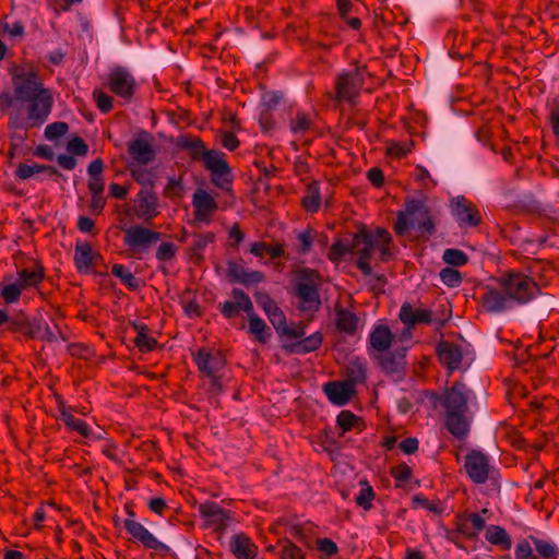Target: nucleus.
Listing matches in <instances>:
<instances>
[{
    "instance_id": "6e6552de",
    "label": "nucleus",
    "mask_w": 559,
    "mask_h": 559,
    "mask_svg": "<svg viewBox=\"0 0 559 559\" xmlns=\"http://www.w3.org/2000/svg\"><path fill=\"white\" fill-rule=\"evenodd\" d=\"M106 86L123 103H129L136 91L138 83L134 75L127 68L117 66L108 73Z\"/></svg>"
},
{
    "instance_id": "3c124183",
    "label": "nucleus",
    "mask_w": 559,
    "mask_h": 559,
    "mask_svg": "<svg viewBox=\"0 0 559 559\" xmlns=\"http://www.w3.org/2000/svg\"><path fill=\"white\" fill-rule=\"evenodd\" d=\"M443 261L451 266H463L467 263V255L459 249H445L442 255Z\"/></svg>"
},
{
    "instance_id": "20e7f679",
    "label": "nucleus",
    "mask_w": 559,
    "mask_h": 559,
    "mask_svg": "<svg viewBox=\"0 0 559 559\" xmlns=\"http://www.w3.org/2000/svg\"><path fill=\"white\" fill-rule=\"evenodd\" d=\"M24 112L21 108L13 109L11 114V124L15 129H34L41 127L48 119L52 109L51 93L25 102Z\"/></svg>"
},
{
    "instance_id": "4468645a",
    "label": "nucleus",
    "mask_w": 559,
    "mask_h": 559,
    "mask_svg": "<svg viewBox=\"0 0 559 559\" xmlns=\"http://www.w3.org/2000/svg\"><path fill=\"white\" fill-rule=\"evenodd\" d=\"M53 399L59 412V418L69 430L76 431L84 438L100 439V436H96L84 420L73 416L72 411L76 409L73 406H69L61 394L55 393Z\"/></svg>"
},
{
    "instance_id": "c85d7f7f",
    "label": "nucleus",
    "mask_w": 559,
    "mask_h": 559,
    "mask_svg": "<svg viewBox=\"0 0 559 559\" xmlns=\"http://www.w3.org/2000/svg\"><path fill=\"white\" fill-rule=\"evenodd\" d=\"M393 340L394 335L389 326L378 324L369 335V345L376 352L383 353L391 347Z\"/></svg>"
},
{
    "instance_id": "4be33fe9",
    "label": "nucleus",
    "mask_w": 559,
    "mask_h": 559,
    "mask_svg": "<svg viewBox=\"0 0 559 559\" xmlns=\"http://www.w3.org/2000/svg\"><path fill=\"white\" fill-rule=\"evenodd\" d=\"M37 317H29L25 312L20 311L12 316L11 325L7 330L11 333L23 335L27 340H34L38 331Z\"/></svg>"
},
{
    "instance_id": "e2e57ef3",
    "label": "nucleus",
    "mask_w": 559,
    "mask_h": 559,
    "mask_svg": "<svg viewBox=\"0 0 559 559\" xmlns=\"http://www.w3.org/2000/svg\"><path fill=\"white\" fill-rule=\"evenodd\" d=\"M267 319L276 330V332L281 335L284 329L287 326L286 324V316L284 311L278 307L276 310L269 313Z\"/></svg>"
},
{
    "instance_id": "473e14b6",
    "label": "nucleus",
    "mask_w": 559,
    "mask_h": 559,
    "mask_svg": "<svg viewBox=\"0 0 559 559\" xmlns=\"http://www.w3.org/2000/svg\"><path fill=\"white\" fill-rule=\"evenodd\" d=\"M346 379L350 385L356 388L357 384H362L367 380V365L364 359H350L346 366Z\"/></svg>"
},
{
    "instance_id": "338daca9",
    "label": "nucleus",
    "mask_w": 559,
    "mask_h": 559,
    "mask_svg": "<svg viewBox=\"0 0 559 559\" xmlns=\"http://www.w3.org/2000/svg\"><path fill=\"white\" fill-rule=\"evenodd\" d=\"M255 300H257V304L264 310L266 316L278 308L276 302L272 299V297L267 293H262V292L257 293Z\"/></svg>"
},
{
    "instance_id": "1a4fd4ad",
    "label": "nucleus",
    "mask_w": 559,
    "mask_h": 559,
    "mask_svg": "<svg viewBox=\"0 0 559 559\" xmlns=\"http://www.w3.org/2000/svg\"><path fill=\"white\" fill-rule=\"evenodd\" d=\"M449 209L451 216L462 229L475 228L483 223L481 214L477 206L464 195L452 198Z\"/></svg>"
},
{
    "instance_id": "13d9d810",
    "label": "nucleus",
    "mask_w": 559,
    "mask_h": 559,
    "mask_svg": "<svg viewBox=\"0 0 559 559\" xmlns=\"http://www.w3.org/2000/svg\"><path fill=\"white\" fill-rule=\"evenodd\" d=\"M215 239L214 234L206 233L202 235H198L194 239V242L191 247V251L193 255L202 257V252L205 250L209 243L213 242Z\"/></svg>"
},
{
    "instance_id": "2eb2a0df",
    "label": "nucleus",
    "mask_w": 559,
    "mask_h": 559,
    "mask_svg": "<svg viewBox=\"0 0 559 559\" xmlns=\"http://www.w3.org/2000/svg\"><path fill=\"white\" fill-rule=\"evenodd\" d=\"M465 471L475 484H485L490 474L489 457L478 450H471L465 456Z\"/></svg>"
},
{
    "instance_id": "8fccbe9b",
    "label": "nucleus",
    "mask_w": 559,
    "mask_h": 559,
    "mask_svg": "<svg viewBox=\"0 0 559 559\" xmlns=\"http://www.w3.org/2000/svg\"><path fill=\"white\" fill-rule=\"evenodd\" d=\"M415 215H408L406 209L397 213L396 222L394 224V231L397 236H404L407 234L409 227L415 224Z\"/></svg>"
},
{
    "instance_id": "a878e982",
    "label": "nucleus",
    "mask_w": 559,
    "mask_h": 559,
    "mask_svg": "<svg viewBox=\"0 0 559 559\" xmlns=\"http://www.w3.org/2000/svg\"><path fill=\"white\" fill-rule=\"evenodd\" d=\"M194 217L197 221L205 222L209 216L217 210L214 198L203 189H198L192 197Z\"/></svg>"
},
{
    "instance_id": "f8f14e48",
    "label": "nucleus",
    "mask_w": 559,
    "mask_h": 559,
    "mask_svg": "<svg viewBox=\"0 0 559 559\" xmlns=\"http://www.w3.org/2000/svg\"><path fill=\"white\" fill-rule=\"evenodd\" d=\"M128 154L132 162L130 164L148 165L156 158L153 147V136L147 131H141L128 143Z\"/></svg>"
},
{
    "instance_id": "052dcab7",
    "label": "nucleus",
    "mask_w": 559,
    "mask_h": 559,
    "mask_svg": "<svg viewBox=\"0 0 559 559\" xmlns=\"http://www.w3.org/2000/svg\"><path fill=\"white\" fill-rule=\"evenodd\" d=\"M67 150L72 155L85 156L88 152V146L82 138L74 136L68 142Z\"/></svg>"
},
{
    "instance_id": "f03ea898",
    "label": "nucleus",
    "mask_w": 559,
    "mask_h": 559,
    "mask_svg": "<svg viewBox=\"0 0 559 559\" xmlns=\"http://www.w3.org/2000/svg\"><path fill=\"white\" fill-rule=\"evenodd\" d=\"M475 399L474 392L463 382L456 381L443 394L430 393V401L435 406L444 408V426L456 439L464 440L471 431L473 414L468 403Z\"/></svg>"
},
{
    "instance_id": "39448f33",
    "label": "nucleus",
    "mask_w": 559,
    "mask_h": 559,
    "mask_svg": "<svg viewBox=\"0 0 559 559\" xmlns=\"http://www.w3.org/2000/svg\"><path fill=\"white\" fill-rule=\"evenodd\" d=\"M320 285L321 276L318 271L310 267H302L296 272L294 288L295 295L299 299L300 310L314 312L320 309Z\"/></svg>"
},
{
    "instance_id": "ddd939ff",
    "label": "nucleus",
    "mask_w": 559,
    "mask_h": 559,
    "mask_svg": "<svg viewBox=\"0 0 559 559\" xmlns=\"http://www.w3.org/2000/svg\"><path fill=\"white\" fill-rule=\"evenodd\" d=\"M123 526L128 534L145 548L152 549L160 555H168L170 547L158 540L143 524L133 519H126Z\"/></svg>"
},
{
    "instance_id": "09e8293b",
    "label": "nucleus",
    "mask_w": 559,
    "mask_h": 559,
    "mask_svg": "<svg viewBox=\"0 0 559 559\" xmlns=\"http://www.w3.org/2000/svg\"><path fill=\"white\" fill-rule=\"evenodd\" d=\"M348 253H352L350 239H338L331 246L328 255L331 261L338 262Z\"/></svg>"
},
{
    "instance_id": "9d476101",
    "label": "nucleus",
    "mask_w": 559,
    "mask_h": 559,
    "mask_svg": "<svg viewBox=\"0 0 559 559\" xmlns=\"http://www.w3.org/2000/svg\"><path fill=\"white\" fill-rule=\"evenodd\" d=\"M364 84V72L359 68L342 72L335 82L337 99L355 103Z\"/></svg>"
},
{
    "instance_id": "f3484780",
    "label": "nucleus",
    "mask_w": 559,
    "mask_h": 559,
    "mask_svg": "<svg viewBox=\"0 0 559 559\" xmlns=\"http://www.w3.org/2000/svg\"><path fill=\"white\" fill-rule=\"evenodd\" d=\"M453 524L456 526V532H461L463 537L475 540L479 533L485 530L486 520L480 513L462 512L455 515Z\"/></svg>"
},
{
    "instance_id": "37998d69",
    "label": "nucleus",
    "mask_w": 559,
    "mask_h": 559,
    "mask_svg": "<svg viewBox=\"0 0 559 559\" xmlns=\"http://www.w3.org/2000/svg\"><path fill=\"white\" fill-rule=\"evenodd\" d=\"M359 486L360 489L357 496L355 497V502L358 507L368 511L372 508V501L376 498V493L367 479L360 480Z\"/></svg>"
},
{
    "instance_id": "0e129e2a",
    "label": "nucleus",
    "mask_w": 559,
    "mask_h": 559,
    "mask_svg": "<svg viewBox=\"0 0 559 559\" xmlns=\"http://www.w3.org/2000/svg\"><path fill=\"white\" fill-rule=\"evenodd\" d=\"M413 142L409 143H400V142H391L388 146V153L392 156L402 158L405 157L412 151Z\"/></svg>"
},
{
    "instance_id": "f704fd0d",
    "label": "nucleus",
    "mask_w": 559,
    "mask_h": 559,
    "mask_svg": "<svg viewBox=\"0 0 559 559\" xmlns=\"http://www.w3.org/2000/svg\"><path fill=\"white\" fill-rule=\"evenodd\" d=\"M485 538L488 543L501 547L503 550H510L512 538L502 526L491 524L485 527Z\"/></svg>"
},
{
    "instance_id": "680f3d73",
    "label": "nucleus",
    "mask_w": 559,
    "mask_h": 559,
    "mask_svg": "<svg viewBox=\"0 0 559 559\" xmlns=\"http://www.w3.org/2000/svg\"><path fill=\"white\" fill-rule=\"evenodd\" d=\"M227 276L233 283H239L242 278L247 269L235 260H228L227 263Z\"/></svg>"
},
{
    "instance_id": "49530a36",
    "label": "nucleus",
    "mask_w": 559,
    "mask_h": 559,
    "mask_svg": "<svg viewBox=\"0 0 559 559\" xmlns=\"http://www.w3.org/2000/svg\"><path fill=\"white\" fill-rule=\"evenodd\" d=\"M536 551L543 559H555L559 555L557 546L552 542L531 537Z\"/></svg>"
},
{
    "instance_id": "4c0bfd02",
    "label": "nucleus",
    "mask_w": 559,
    "mask_h": 559,
    "mask_svg": "<svg viewBox=\"0 0 559 559\" xmlns=\"http://www.w3.org/2000/svg\"><path fill=\"white\" fill-rule=\"evenodd\" d=\"M335 326L342 333L354 334L358 326V318L354 312L345 308H336Z\"/></svg>"
},
{
    "instance_id": "7c9ffc66",
    "label": "nucleus",
    "mask_w": 559,
    "mask_h": 559,
    "mask_svg": "<svg viewBox=\"0 0 559 559\" xmlns=\"http://www.w3.org/2000/svg\"><path fill=\"white\" fill-rule=\"evenodd\" d=\"M45 173L48 177H52L56 180L60 178L62 175L59 173V170L49 165H40V164H20L17 168L15 169V177L22 180L29 179L34 175Z\"/></svg>"
},
{
    "instance_id": "5701e85b",
    "label": "nucleus",
    "mask_w": 559,
    "mask_h": 559,
    "mask_svg": "<svg viewBox=\"0 0 559 559\" xmlns=\"http://www.w3.org/2000/svg\"><path fill=\"white\" fill-rule=\"evenodd\" d=\"M437 354L440 362L450 371L460 368L463 353L460 345L449 341H441L437 345Z\"/></svg>"
},
{
    "instance_id": "6e6d98bb",
    "label": "nucleus",
    "mask_w": 559,
    "mask_h": 559,
    "mask_svg": "<svg viewBox=\"0 0 559 559\" xmlns=\"http://www.w3.org/2000/svg\"><path fill=\"white\" fill-rule=\"evenodd\" d=\"M177 250L173 242H162L155 252V258L159 262L171 261L176 257Z\"/></svg>"
},
{
    "instance_id": "c9c22d12",
    "label": "nucleus",
    "mask_w": 559,
    "mask_h": 559,
    "mask_svg": "<svg viewBox=\"0 0 559 559\" xmlns=\"http://www.w3.org/2000/svg\"><path fill=\"white\" fill-rule=\"evenodd\" d=\"M3 282V284L0 283V298L7 305L16 304L24 289L12 275H5Z\"/></svg>"
},
{
    "instance_id": "864d4df0",
    "label": "nucleus",
    "mask_w": 559,
    "mask_h": 559,
    "mask_svg": "<svg viewBox=\"0 0 559 559\" xmlns=\"http://www.w3.org/2000/svg\"><path fill=\"white\" fill-rule=\"evenodd\" d=\"M69 130V126L67 122L63 121H56L50 124H48L45 128V138L49 141L57 140L61 136H63Z\"/></svg>"
},
{
    "instance_id": "58836bf2",
    "label": "nucleus",
    "mask_w": 559,
    "mask_h": 559,
    "mask_svg": "<svg viewBox=\"0 0 559 559\" xmlns=\"http://www.w3.org/2000/svg\"><path fill=\"white\" fill-rule=\"evenodd\" d=\"M248 332L252 334L259 343L265 344L270 340L272 333L264 320L254 313V310L248 314Z\"/></svg>"
},
{
    "instance_id": "603ef678",
    "label": "nucleus",
    "mask_w": 559,
    "mask_h": 559,
    "mask_svg": "<svg viewBox=\"0 0 559 559\" xmlns=\"http://www.w3.org/2000/svg\"><path fill=\"white\" fill-rule=\"evenodd\" d=\"M439 275L441 282L450 288L459 287L462 283L461 273L453 267L447 266L442 269Z\"/></svg>"
},
{
    "instance_id": "0eeeda50",
    "label": "nucleus",
    "mask_w": 559,
    "mask_h": 559,
    "mask_svg": "<svg viewBox=\"0 0 559 559\" xmlns=\"http://www.w3.org/2000/svg\"><path fill=\"white\" fill-rule=\"evenodd\" d=\"M124 231L123 245L133 255L147 252L162 237V234L142 225H132L122 228Z\"/></svg>"
},
{
    "instance_id": "a18cd8bd",
    "label": "nucleus",
    "mask_w": 559,
    "mask_h": 559,
    "mask_svg": "<svg viewBox=\"0 0 559 559\" xmlns=\"http://www.w3.org/2000/svg\"><path fill=\"white\" fill-rule=\"evenodd\" d=\"M336 423L342 429V433L350 431L355 428L360 429L361 419L350 411H342L337 417Z\"/></svg>"
},
{
    "instance_id": "e433bc0d",
    "label": "nucleus",
    "mask_w": 559,
    "mask_h": 559,
    "mask_svg": "<svg viewBox=\"0 0 559 559\" xmlns=\"http://www.w3.org/2000/svg\"><path fill=\"white\" fill-rule=\"evenodd\" d=\"M132 328L136 333L134 345L141 353H150L157 347V341L148 335V328L144 323L133 322Z\"/></svg>"
},
{
    "instance_id": "72a5a7b5",
    "label": "nucleus",
    "mask_w": 559,
    "mask_h": 559,
    "mask_svg": "<svg viewBox=\"0 0 559 559\" xmlns=\"http://www.w3.org/2000/svg\"><path fill=\"white\" fill-rule=\"evenodd\" d=\"M322 341V333L317 331L309 336L294 342L287 348L293 354L304 355L317 350L321 346Z\"/></svg>"
},
{
    "instance_id": "2f4dec72",
    "label": "nucleus",
    "mask_w": 559,
    "mask_h": 559,
    "mask_svg": "<svg viewBox=\"0 0 559 559\" xmlns=\"http://www.w3.org/2000/svg\"><path fill=\"white\" fill-rule=\"evenodd\" d=\"M45 277L44 266L36 263L34 269H21L17 271L16 281L25 290L27 288L37 287Z\"/></svg>"
},
{
    "instance_id": "9b49d317",
    "label": "nucleus",
    "mask_w": 559,
    "mask_h": 559,
    "mask_svg": "<svg viewBox=\"0 0 559 559\" xmlns=\"http://www.w3.org/2000/svg\"><path fill=\"white\" fill-rule=\"evenodd\" d=\"M49 93V90L44 87L37 73L34 71L14 76V97L16 100L25 103Z\"/></svg>"
},
{
    "instance_id": "cd10ccee",
    "label": "nucleus",
    "mask_w": 559,
    "mask_h": 559,
    "mask_svg": "<svg viewBox=\"0 0 559 559\" xmlns=\"http://www.w3.org/2000/svg\"><path fill=\"white\" fill-rule=\"evenodd\" d=\"M399 318L407 326H415L420 323L430 324L432 323V311L429 309H414L411 304L405 302L400 309Z\"/></svg>"
},
{
    "instance_id": "a19ab883",
    "label": "nucleus",
    "mask_w": 559,
    "mask_h": 559,
    "mask_svg": "<svg viewBox=\"0 0 559 559\" xmlns=\"http://www.w3.org/2000/svg\"><path fill=\"white\" fill-rule=\"evenodd\" d=\"M93 250L92 247L84 242L78 243L74 252V263L79 272H87L92 265Z\"/></svg>"
},
{
    "instance_id": "774afa93",
    "label": "nucleus",
    "mask_w": 559,
    "mask_h": 559,
    "mask_svg": "<svg viewBox=\"0 0 559 559\" xmlns=\"http://www.w3.org/2000/svg\"><path fill=\"white\" fill-rule=\"evenodd\" d=\"M265 280L264 273L261 271L247 270L238 284L246 287L257 285Z\"/></svg>"
},
{
    "instance_id": "aec40b11",
    "label": "nucleus",
    "mask_w": 559,
    "mask_h": 559,
    "mask_svg": "<svg viewBox=\"0 0 559 559\" xmlns=\"http://www.w3.org/2000/svg\"><path fill=\"white\" fill-rule=\"evenodd\" d=\"M406 212L408 215H415V223L420 231L432 235L435 233V222L430 215L429 209L425 203L417 199L406 201Z\"/></svg>"
},
{
    "instance_id": "412c9836",
    "label": "nucleus",
    "mask_w": 559,
    "mask_h": 559,
    "mask_svg": "<svg viewBox=\"0 0 559 559\" xmlns=\"http://www.w3.org/2000/svg\"><path fill=\"white\" fill-rule=\"evenodd\" d=\"M379 365L386 376H390L394 380H401L405 374L406 368L404 349L380 355Z\"/></svg>"
},
{
    "instance_id": "c756f323",
    "label": "nucleus",
    "mask_w": 559,
    "mask_h": 559,
    "mask_svg": "<svg viewBox=\"0 0 559 559\" xmlns=\"http://www.w3.org/2000/svg\"><path fill=\"white\" fill-rule=\"evenodd\" d=\"M316 115L302 109H298L295 116L289 120V131L296 136H304L314 127Z\"/></svg>"
},
{
    "instance_id": "f257e3e1",
    "label": "nucleus",
    "mask_w": 559,
    "mask_h": 559,
    "mask_svg": "<svg viewBox=\"0 0 559 559\" xmlns=\"http://www.w3.org/2000/svg\"><path fill=\"white\" fill-rule=\"evenodd\" d=\"M542 294L534 277L523 272L509 271L495 280V285L487 286L481 305L489 313H501L515 306H523Z\"/></svg>"
},
{
    "instance_id": "a211bd4d",
    "label": "nucleus",
    "mask_w": 559,
    "mask_h": 559,
    "mask_svg": "<svg viewBox=\"0 0 559 559\" xmlns=\"http://www.w3.org/2000/svg\"><path fill=\"white\" fill-rule=\"evenodd\" d=\"M231 296L234 297L235 301L226 300L218 306L219 312L224 318L233 319L239 314L240 310L247 314H250V312L253 311V304L249 295L246 294L242 289L234 288L231 290Z\"/></svg>"
},
{
    "instance_id": "69168bd1",
    "label": "nucleus",
    "mask_w": 559,
    "mask_h": 559,
    "mask_svg": "<svg viewBox=\"0 0 559 559\" xmlns=\"http://www.w3.org/2000/svg\"><path fill=\"white\" fill-rule=\"evenodd\" d=\"M281 556L282 559H305L301 549L289 540L282 546Z\"/></svg>"
},
{
    "instance_id": "7ed1b4c3",
    "label": "nucleus",
    "mask_w": 559,
    "mask_h": 559,
    "mask_svg": "<svg viewBox=\"0 0 559 559\" xmlns=\"http://www.w3.org/2000/svg\"><path fill=\"white\" fill-rule=\"evenodd\" d=\"M178 146L189 151L192 160H202L204 168L210 171L211 182L221 190L228 191L234 175L226 160V154L218 150H207L198 136H180Z\"/></svg>"
},
{
    "instance_id": "5fc2aeb1",
    "label": "nucleus",
    "mask_w": 559,
    "mask_h": 559,
    "mask_svg": "<svg viewBox=\"0 0 559 559\" xmlns=\"http://www.w3.org/2000/svg\"><path fill=\"white\" fill-rule=\"evenodd\" d=\"M94 100L96 102V106L98 110L103 114H108L114 108V98L98 90H95L93 92Z\"/></svg>"
},
{
    "instance_id": "bb28decb",
    "label": "nucleus",
    "mask_w": 559,
    "mask_h": 559,
    "mask_svg": "<svg viewBox=\"0 0 559 559\" xmlns=\"http://www.w3.org/2000/svg\"><path fill=\"white\" fill-rule=\"evenodd\" d=\"M134 212L139 218L144 221H151L158 214L157 197L154 191L142 189L138 193V204Z\"/></svg>"
},
{
    "instance_id": "ea45409f",
    "label": "nucleus",
    "mask_w": 559,
    "mask_h": 559,
    "mask_svg": "<svg viewBox=\"0 0 559 559\" xmlns=\"http://www.w3.org/2000/svg\"><path fill=\"white\" fill-rule=\"evenodd\" d=\"M301 204L308 213H317L319 211L321 205V190L318 181L313 180L308 183Z\"/></svg>"
},
{
    "instance_id": "393cba45",
    "label": "nucleus",
    "mask_w": 559,
    "mask_h": 559,
    "mask_svg": "<svg viewBox=\"0 0 559 559\" xmlns=\"http://www.w3.org/2000/svg\"><path fill=\"white\" fill-rule=\"evenodd\" d=\"M324 393L331 403L337 406H343L355 395L356 389L345 380L331 381L324 385Z\"/></svg>"
},
{
    "instance_id": "423d86ee",
    "label": "nucleus",
    "mask_w": 559,
    "mask_h": 559,
    "mask_svg": "<svg viewBox=\"0 0 559 559\" xmlns=\"http://www.w3.org/2000/svg\"><path fill=\"white\" fill-rule=\"evenodd\" d=\"M198 511L200 516L204 520L202 527L213 530L218 534V539H221L233 521L234 513L213 501L200 503Z\"/></svg>"
},
{
    "instance_id": "c03bdc74",
    "label": "nucleus",
    "mask_w": 559,
    "mask_h": 559,
    "mask_svg": "<svg viewBox=\"0 0 559 559\" xmlns=\"http://www.w3.org/2000/svg\"><path fill=\"white\" fill-rule=\"evenodd\" d=\"M376 238L374 250H379L380 260L386 262L391 257L389 245L392 241V236L386 229L378 227L376 228Z\"/></svg>"
},
{
    "instance_id": "79ce46f5",
    "label": "nucleus",
    "mask_w": 559,
    "mask_h": 559,
    "mask_svg": "<svg viewBox=\"0 0 559 559\" xmlns=\"http://www.w3.org/2000/svg\"><path fill=\"white\" fill-rule=\"evenodd\" d=\"M111 274L118 277L121 283L131 292H135L140 287V280L122 264H114L111 266Z\"/></svg>"
},
{
    "instance_id": "bf43d9fd",
    "label": "nucleus",
    "mask_w": 559,
    "mask_h": 559,
    "mask_svg": "<svg viewBox=\"0 0 559 559\" xmlns=\"http://www.w3.org/2000/svg\"><path fill=\"white\" fill-rule=\"evenodd\" d=\"M35 338L52 343V342H57L59 337H58L57 333H55L50 329L48 323L46 321H44L41 318H39L38 331H37V335L35 336Z\"/></svg>"
},
{
    "instance_id": "b1692460",
    "label": "nucleus",
    "mask_w": 559,
    "mask_h": 559,
    "mask_svg": "<svg viewBox=\"0 0 559 559\" xmlns=\"http://www.w3.org/2000/svg\"><path fill=\"white\" fill-rule=\"evenodd\" d=\"M229 550L236 559H257L258 546L245 533H237L230 537Z\"/></svg>"
},
{
    "instance_id": "dca6fc26",
    "label": "nucleus",
    "mask_w": 559,
    "mask_h": 559,
    "mask_svg": "<svg viewBox=\"0 0 559 559\" xmlns=\"http://www.w3.org/2000/svg\"><path fill=\"white\" fill-rule=\"evenodd\" d=\"M193 360L200 372L206 377L219 374L226 366V359L219 350H209L204 347L193 355Z\"/></svg>"
},
{
    "instance_id": "4d7b16f0",
    "label": "nucleus",
    "mask_w": 559,
    "mask_h": 559,
    "mask_svg": "<svg viewBox=\"0 0 559 559\" xmlns=\"http://www.w3.org/2000/svg\"><path fill=\"white\" fill-rule=\"evenodd\" d=\"M8 129L10 132L11 148H17L27 139L26 131L28 129H15L11 124V114H9Z\"/></svg>"
},
{
    "instance_id": "6ab92c4d",
    "label": "nucleus",
    "mask_w": 559,
    "mask_h": 559,
    "mask_svg": "<svg viewBox=\"0 0 559 559\" xmlns=\"http://www.w3.org/2000/svg\"><path fill=\"white\" fill-rule=\"evenodd\" d=\"M376 243V229L369 230L361 227L350 238L352 254H357L358 258L371 259Z\"/></svg>"
},
{
    "instance_id": "de8ad7c7",
    "label": "nucleus",
    "mask_w": 559,
    "mask_h": 559,
    "mask_svg": "<svg viewBox=\"0 0 559 559\" xmlns=\"http://www.w3.org/2000/svg\"><path fill=\"white\" fill-rule=\"evenodd\" d=\"M314 238H322L320 234L317 231H313L312 229H306L298 234L297 240H298V253L300 254H307L313 245Z\"/></svg>"
}]
</instances>
